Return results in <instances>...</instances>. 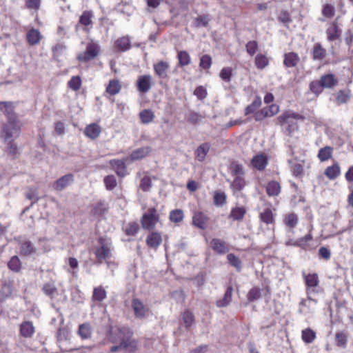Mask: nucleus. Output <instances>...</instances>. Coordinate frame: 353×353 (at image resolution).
<instances>
[{
	"label": "nucleus",
	"mask_w": 353,
	"mask_h": 353,
	"mask_svg": "<svg viewBox=\"0 0 353 353\" xmlns=\"http://www.w3.org/2000/svg\"><path fill=\"white\" fill-rule=\"evenodd\" d=\"M227 259L230 264L234 267L238 272H240L242 268V263L241 260L234 254H228Z\"/></svg>",
	"instance_id": "de8ad7c7"
},
{
	"label": "nucleus",
	"mask_w": 353,
	"mask_h": 353,
	"mask_svg": "<svg viewBox=\"0 0 353 353\" xmlns=\"http://www.w3.org/2000/svg\"><path fill=\"white\" fill-rule=\"evenodd\" d=\"M104 183L106 188L109 190L114 189L117 185L116 178L113 175H109L105 177Z\"/></svg>",
	"instance_id": "e2e57ef3"
},
{
	"label": "nucleus",
	"mask_w": 353,
	"mask_h": 353,
	"mask_svg": "<svg viewBox=\"0 0 353 353\" xmlns=\"http://www.w3.org/2000/svg\"><path fill=\"white\" fill-rule=\"evenodd\" d=\"M246 185V182L243 176H235L234 177L233 182L231 185L234 191L240 192Z\"/></svg>",
	"instance_id": "58836bf2"
},
{
	"label": "nucleus",
	"mask_w": 353,
	"mask_h": 353,
	"mask_svg": "<svg viewBox=\"0 0 353 353\" xmlns=\"http://www.w3.org/2000/svg\"><path fill=\"white\" fill-rule=\"evenodd\" d=\"M255 65L257 68L262 70L268 65V59L263 54H257L255 57Z\"/></svg>",
	"instance_id": "864d4df0"
},
{
	"label": "nucleus",
	"mask_w": 353,
	"mask_h": 353,
	"mask_svg": "<svg viewBox=\"0 0 353 353\" xmlns=\"http://www.w3.org/2000/svg\"><path fill=\"white\" fill-rule=\"evenodd\" d=\"M210 148V145L208 143H204L200 145L195 151V155L197 160L203 162Z\"/></svg>",
	"instance_id": "393cba45"
},
{
	"label": "nucleus",
	"mask_w": 353,
	"mask_h": 353,
	"mask_svg": "<svg viewBox=\"0 0 353 353\" xmlns=\"http://www.w3.org/2000/svg\"><path fill=\"white\" fill-rule=\"evenodd\" d=\"M212 58L208 54H204L200 58L199 66L205 70H208L211 67Z\"/></svg>",
	"instance_id": "052dcab7"
},
{
	"label": "nucleus",
	"mask_w": 353,
	"mask_h": 353,
	"mask_svg": "<svg viewBox=\"0 0 353 353\" xmlns=\"http://www.w3.org/2000/svg\"><path fill=\"white\" fill-rule=\"evenodd\" d=\"M117 47L121 51H125L130 48V41L128 37H123L117 40Z\"/></svg>",
	"instance_id": "c03bdc74"
},
{
	"label": "nucleus",
	"mask_w": 353,
	"mask_h": 353,
	"mask_svg": "<svg viewBox=\"0 0 353 353\" xmlns=\"http://www.w3.org/2000/svg\"><path fill=\"white\" fill-rule=\"evenodd\" d=\"M94 253L99 263H103L111 255V242L109 239L100 238Z\"/></svg>",
	"instance_id": "20e7f679"
},
{
	"label": "nucleus",
	"mask_w": 353,
	"mask_h": 353,
	"mask_svg": "<svg viewBox=\"0 0 353 353\" xmlns=\"http://www.w3.org/2000/svg\"><path fill=\"white\" fill-rule=\"evenodd\" d=\"M319 80L323 88H332L338 83L337 79L332 74L322 75Z\"/></svg>",
	"instance_id": "a211bd4d"
},
{
	"label": "nucleus",
	"mask_w": 353,
	"mask_h": 353,
	"mask_svg": "<svg viewBox=\"0 0 353 353\" xmlns=\"http://www.w3.org/2000/svg\"><path fill=\"white\" fill-rule=\"evenodd\" d=\"M182 320L185 326L188 328L191 327L194 323V316L191 312L187 310L183 313Z\"/></svg>",
	"instance_id": "6e6d98bb"
},
{
	"label": "nucleus",
	"mask_w": 353,
	"mask_h": 353,
	"mask_svg": "<svg viewBox=\"0 0 353 353\" xmlns=\"http://www.w3.org/2000/svg\"><path fill=\"white\" fill-rule=\"evenodd\" d=\"M214 203L216 206H222L226 203V195L224 192H215L214 195Z\"/></svg>",
	"instance_id": "4d7b16f0"
},
{
	"label": "nucleus",
	"mask_w": 353,
	"mask_h": 353,
	"mask_svg": "<svg viewBox=\"0 0 353 353\" xmlns=\"http://www.w3.org/2000/svg\"><path fill=\"white\" fill-rule=\"evenodd\" d=\"M251 163L254 168L263 170L268 164V159L263 154H257L252 158Z\"/></svg>",
	"instance_id": "aec40b11"
},
{
	"label": "nucleus",
	"mask_w": 353,
	"mask_h": 353,
	"mask_svg": "<svg viewBox=\"0 0 353 353\" xmlns=\"http://www.w3.org/2000/svg\"><path fill=\"white\" fill-rule=\"evenodd\" d=\"M210 246L214 252L220 254H224L229 250L226 243L219 239H213L211 241Z\"/></svg>",
	"instance_id": "4468645a"
},
{
	"label": "nucleus",
	"mask_w": 353,
	"mask_h": 353,
	"mask_svg": "<svg viewBox=\"0 0 353 353\" xmlns=\"http://www.w3.org/2000/svg\"><path fill=\"white\" fill-rule=\"evenodd\" d=\"M347 343V334L343 331L335 334V343L338 347L345 348Z\"/></svg>",
	"instance_id": "72a5a7b5"
},
{
	"label": "nucleus",
	"mask_w": 353,
	"mask_h": 353,
	"mask_svg": "<svg viewBox=\"0 0 353 353\" xmlns=\"http://www.w3.org/2000/svg\"><path fill=\"white\" fill-rule=\"evenodd\" d=\"M68 86L74 91H77L81 86V79L79 76H73L68 82Z\"/></svg>",
	"instance_id": "09e8293b"
},
{
	"label": "nucleus",
	"mask_w": 353,
	"mask_h": 353,
	"mask_svg": "<svg viewBox=\"0 0 353 353\" xmlns=\"http://www.w3.org/2000/svg\"><path fill=\"white\" fill-rule=\"evenodd\" d=\"M73 175L68 174L57 179L54 184V188L61 191L73 182Z\"/></svg>",
	"instance_id": "f3484780"
},
{
	"label": "nucleus",
	"mask_w": 353,
	"mask_h": 353,
	"mask_svg": "<svg viewBox=\"0 0 353 353\" xmlns=\"http://www.w3.org/2000/svg\"><path fill=\"white\" fill-rule=\"evenodd\" d=\"M261 296V290L258 288H253L249 291L247 298L248 300L251 302L259 299Z\"/></svg>",
	"instance_id": "5fc2aeb1"
},
{
	"label": "nucleus",
	"mask_w": 353,
	"mask_h": 353,
	"mask_svg": "<svg viewBox=\"0 0 353 353\" xmlns=\"http://www.w3.org/2000/svg\"><path fill=\"white\" fill-rule=\"evenodd\" d=\"M260 220L265 224H272L274 222V217L272 210L270 208H265L259 214Z\"/></svg>",
	"instance_id": "bb28decb"
},
{
	"label": "nucleus",
	"mask_w": 353,
	"mask_h": 353,
	"mask_svg": "<svg viewBox=\"0 0 353 353\" xmlns=\"http://www.w3.org/2000/svg\"><path fill=\"white\" fill-rule=\"evenodd\" d=\"M21 132V123L17 118H10L6 123L3 124L1 131V137L4 141L14 140Z\"/></svg>",
	"instance_id": "7ed1b4c3"
},
{
	"label": "nucleus",
	"mask_w": 353,
	"mask_h": 353,
	"mask_svg": "<svg viewBox=\"0 0 353 353\" xmlns=\"http://www.w3.org/2000/svg\"><path fill=\"white\" fill-rule=\"evenodd\" d=\"M153 84L152 77L150 74L139 76L137 81V90L141 93L148 92L151 89Z\"/></svg>",
	"instance_id": "6e6552de"
},
{
	"label": "nucleus",
	"mask_w": 353,
	"mask_h": 353,
	"mask_svg": "<svg viewBox=\"0 0 353 353\" xmlns=\"http://www.w3.org/2000/svg\"><path fill=\"white\" fill-rule=\"evenodd\" d=\"M183 217V212L180 209L174 210L170 213V220L175 223L182 221Z\"/></svg>",
	"instance_id": "49530a36"
},
{
	"label": "nucleus",
	"mask_w": 353,
	"mask_h": 353,
	"mask_svg": "<svg viewBox=\"0 0 353 353\" xmlns=\"http://www.w3.org/2000/svg\"><path fill=\"white\" fill-rule=\"evenodd\" d=\"M101 131L100 126L97 124L93 123L88 125L85 128V134L88 137L94 139L99 136Z\"/></svg>",
	"instance_id": "a878e982"
},
{
	"label": "nucleus",
	"mask_w": 353,
	"mask_h": 353,
	"mask_svg": "<svg viewBox=\"0 0 353 353\" xmlns=\"http://www.w3.org/2000/svg\"><path fill=\"white\" fill-rule=\"evenodd\" d=\"M93 17H94V15H93V12L92 11H90V10L84 11L79 17V23L77 26V28H78L79 25H81L83 26L84 31L89 32L92 28Z\"/></svg>",
	"instance_id": "1a4fd4ad"
},
{
	"label": "nucleus",
	"mask_w": 353,
	"mask_h": 353,
	"mask_svg": "<svg viewBox=\"0 0 353 353\" xmlns=\"http://www.w3.org/2000/svg\"><path fill=\"white\" fill-rule=\"evenodd\" d=\"M340 174V168L338 165H334L332 166H330L327 168L325 171V174L330 179H334L336 178Z\"/></svg>",
	"instance_id": "37998d69"
},
{
	"label": "nucleus",
	"mask_w": 353,
	"mask_h": 353,
	"mask_svg": "<svg viewBox=\"0 0 353 353\" xmlns=\"http://www.w3.org/2000/svg\"><path fill=\"white\" fill-rule=\"evenodd\" d=\"M233 288L228 286L225 292L223 298L219 299L216 302L218 307H225L230 305L232 301Z\"/></svg>",
	"instance_id": "dca6fc26"
},
{
	"label": "nucleus",
	"mask_w": 353,
	"mask_h": 353,
	"mask_svg": "<svg viewBox=\"0 0 353 353\" xmlns=\"http://www.w3.org/2000/svg\"><path fill=\"white\" fill-rule=\"evenodd\" d=\"M117 338L111 336L110 340L112 343L121 341L122 351L129 353L134 352L137 350L138 342L132 339L133 332L128 327H121L116 330Z\"/></svg>",
	"instance_id": "f257e3e1"
},
{
	"label": "nucleus",
	"mask_w": 353,
	"mask_h": 353,
	"mask_svg": "<svg viewBox=\"0 0 353 353\" xmlns=\"http://www.w3.org/2000/svg\"><path fill=\"white\" fill-rule=\"evenodd\" d=\"M208 217L201 212H196L192 217V224L200 228L205 229L207 226Z\"/></svg>",
	"instance_id": "ddd939ff"
},
{
	"label": "nucleus",
	"mask_w": 353,
	"mask_h": 353,
	"mask_svg": "<svg viewBox=\"0 0 353 353\" xmlns=\"http://www.w3.org/2000/svg\"><path fill=\"white\" fill-rule=\"evenodd\" d=\"M350 98V91L349 90H341L336 93V103L338 105L346 103Z\"/></svg>",
	"instance_id": "f704fd0d"
},
{
	"label": "nucleus",
	"mask_w": 353,
	"mask_h": 353,
	"mask_svg": "<svg viewBox=\"0 0 353 353\" xmlns=\"http://www.w3.org/2000/svg\"><path fill=\"white\" fill-rule=\"evenodd\" d=\"M301 338L305 343H311L315 339L316 334L310 328H307L302 330Z\"/></svg>",
	"instance_id": "a19ab883"
},
{
	"label": "nucleus",
	"mask_w": 353,
	"mask_h": 353,
	"mask_svg": "<svg viewBox=\"0 0 353 353\" xmlns=\"http://www.w3.org/2000/svg\"><path fill=\"white\" fill-rule=\"evenodd\" d=\"M27 41L30 46H34L39 43L42 36L38 30L30 29L26 34Z\"/></svg>",
	"instance_id": "5701e85b"
},
{
	"label": "nucleus",
	"mask_w": 353,
	"mask_h": 353,
	"mask_svg": "<svg viewBox=\"0 0 353 353\" xmlns=\"http://www.w3.org/2000/svg\"><path fill=\"white\" fill-rule=\"evenodd\" d=\"M131 306L136 318L142 319H146L149 316V308L146 307L139 299H134L132 301Z\"/></svg>",
	"instance_id": "0eeeda50"
},
{
	"label": "nucleus",
	"mask_w": 353,
	"mask_h": 353,
	"mask_svg": "<svg viewBox=\"0 0 353 353\" xmlns=\"http://www.w3.org/2000/svg\"><path fill=\"white\" fill-rule=\"evenodd\" d=\"M100 53V46L98 42L91 41L87 43L85 50L77 55V59L81 62H88L95 59Z\"/></svg>",
	"instance_id": "39448f33"
},
{
	"label": "nucleus",
	"mask_w": 353,
	"mask_h": 353,
	"mask_svg": "<svg viewBox=\"0 0 353 353\" xmlns=\"http://www.w3.org/2000/svg\"><path fill=\"white\" fill-rule=\"evenodd\" d=\"M283 221L287 226L294 228L298 223V217L294 213H290L285 216Z\"/></svg>",
	"instance_id": "a18cd8bd"
},
{
	"label": "nucleus",
	"mask_w": 353,
	"mask_h": 353,
	"mask_svg": "<svg viewBox=\"0 0 353 353\" xmlns=\"http://www.w3.org/2000/svg\"><path fill=\"white\" fill-rule=\"evenodd\" d=\"M232 74V70L231 68H223L219 74L220 78L226 81L230 82L231 81V77Z\"/></svg>",
	"instance_id": "680f3d73"
},
{
	"label": "nucleus",
	"mask_w": 353,
	"mask_h": 353,
	"mask_svg": "<svg viewBox=\"0 0 353 353\" xmlns=\"http://www.w3.org/2000/svg\"><path fill=\"white\" fill-rule=\"evenodd\" d=\"M26 196L28 199L32 201V205L39 200V194L34 188H29L26 193Z\"/></svg>",
	"instance_id": "bf43d9fd"
},
{
	"label": "nucleus",
	"mask_w": 353,
	"mask_h": 353,
	"mask_svg": "<svg viewBox=\"0 0 353 353\" xmlns=\"http://www.w3.org/2000/svg\"><path fill=\"white\" fill-rule=\"evenodd\" d=\"M125 159L116 160L113 159L110 161V164L112 168L115 170L117 174L119 176H125L127 174V169L125 164Z\"/></svg>",
	"instance_id": "f8f14e48"
},
{
	"label": "nucleus",
	"mask_w": 353,
	"mask_h": 353,
	"mask_svg": "<svg viewBox=\"0 0 353 353\" xmlns=\"http://www.w3.org/2000/svg\"><path fill=\"white\" fill-rule=\"evenodd\" d=\"M300 61V57L295 52H288L284 54L283 64L287 68L296 67Z\"/></svg>",
	"instance_id": "2eb2a0df"
},
{
	"label": "nucleus",
	"mask_w": 353,
	"mask_h": 353,
	"mask_svg": "<svg viewBox=\"0 0 353 353\" xmlns=\"http://www.w3.org/2000/svg\"><path fill=\"white\" fill-rule=\"evenodd\" d=\"M150 147H143L134 150L129 157L125 158V161H137L148 156L150 152Z\"/></svg>",
	"instance_id": "9b49d317"
},
{
	"label": "nucleus",
	"mask_w": 353,
	"mask_h": 353,
	"mask_svg": "<svg viewBox=\"0 0 353 353\" xmlns=\"http://www.w3.org/2000/svg\"><path fill=\"white\" fill-rule=\"evenodd\" d=\"M266 192L269 196H274L279 195L281 192L280 184L274 181L269 182L266 187Z\"/></svg>",
	"instance_id": "473e14b6"
},
{
	"label": "nucleus",
	"mask_w": 353,
	"mask_h": 353,
	"mask_svg": "<svg viewBox=\"0 0 353 353\" xmlns=\"http://www.w3.org/2000/svg\"><path fill=\"white\" fill-rule=\"evenodd\" d=\"M169 67L168 63L161 61L154 65V70L159 78L165 79L168 76L167 71Z\"/></svg>",
	"instance_id": "6ab92c4d"
},
{
	"label": "nucleus",
	"mask_w": 353,
	"mask_h": 353,
	"mask_svg": "<svg viewBox=\"0 0 353 353\" xmlns=\"http://www.w3.org/2000/svg\"><path fill=\"white\" fill-rule=\"evenodd\" d=\"M265 112L267 113V117H271L279 112V107L276 104H272L268 107L263 108Z\"/></svg>",
	"instance_id": "69168bd1"
},
{
	"label": "nucleus",
	"mask_w": 353,
	"mask_h": 353,
	"mask_svg": "<svg viewBox=\"0 0 353 353\" xmlns=\"http://www.w3.org/2000/svg\"><path fill=\"white\" fill-rule=\"evenodd\" d=\"M231 174L235 176H243L245 174L244 168L243 165L236 163L232 162L230 166Z\"/></svg>",
	"instance_id": "c9c22d12"
},
{
	"label": "nucleus",
	"mask_w": 353,
	"mask_h": 353,
	"mask_svg": "<svg viewBox=\"0 0 353 353\" xmlns=\"http://www.w3.org/2000/svg\"><path fill=\"white\" fill-rule=\"evenodd\" d=\"M138 230L139 225L135 222L129 223L125 228V232L127 235H134Z\"/></svg>",
	"instance_id": "0e129e2a"
},
{
	"label": "nucleus",
	"mask_w": 353,
	"mask_h": 353,
	"mask_svg": "<svg viewBox=\"0 0 353 353\" xmlns=\"http://www.w3.org/2000/svg\"><path fill=\"white\" fill-rule=\"evenodd\" d=\"M43 291L47 296L53 298L57 294V290L53 283H46L43 287Z\"/></svg>",
	"instance_id": "603ef678"
},
{
	"label": "nucleus",
	"mask_w": 353,
	"mask_h": 353,
	"mask_svg": "<svg viewBox=\"0 0 353 353\" xmlns=\"http://www.w3.org/2000/svg\"><path fill=\"white\" fill-rule=\"evenodd\" d=\"M8 268L14 271L18 272L21 269V262L17 256H12L8 263Z\"/></svg>",
	"instance_id": "13d9d810"
},
{
	"label": "nucleus",
	"mask_w": 353,
	"mask_h": 353,
	"mask_svg": "<svg viewBox=\"0 0 353 353\" xmlns=\"http://www.w3.org/2000/svg\"><path fill=\"white\" fill-rule=\"evenodd\" d=\"M327 54L326 50L317 43L314 45L312 50V58L315 61H322Z\"/></svg>",
	"instance_id": "b1692460"
},
{
	"label": "nucleus",
	"mask_w": 353,
	"mask_h": 353,
	"mask_svg": "<svg viewBox=\"0 0 353 353\" xmlns=\"http://www.w3.org/2000/svg\"><path fill=\"white\" fill-rule=\"evenodd\" d=\"M246 210L243 207H236L232 208L229 217L234 221H241L243 219Z\"/></svg>",
	"instance_id": "2f4dec72"
},
{
	"label": "nucleus",
	"mask_w": 353,
	"mask_h": 353,
	"mask_svg": "<svg viewBox=\"0 0 353 353\" xmlns=\"http://www.w3.org/2000/svg\"><path fill=\"white\" fill-rule=\"evenodd\" d=\"M152 186V181L149 176H144L141 181L140 187L143 191H148Z\"/></svg>",
	"instance_id": "338daca9"
},
{
	"label": "nucleus",
	"mask_w": 353,
	"mask_h": 353,
	"mask_svg": "<svg viewBox=\"0 0 353 353\" xmlns=\"http://www.w3.org/2000/svg\"><path fill=\"white\" fill-rule=\"evenodd\" d=\"M261 105V99L259 97H256L252 103L248 105L245 110V114L248 115L253 113Z\"/></svg>",
	"instance_id": "8fccbe9b"
},
{
	"label": "nucleus",
	"mask_w": 353,
	"mask_h": 353,
	"mask_svg": "<svg viewBox=\"0 0 353 353\" xmlns=\"http://www.w3.org/2000/svg\"><path fill=\"white\" fill-rule=\"evenodd\" d=\"M121 89V84L117 79H112L109 81L108 85L106 87V92L111 95H115L118 94Z\"/></svg>",
	"instance_id": "7c9ffc66"
},
{
	"label": "nucleus",
	"mask_w": 353,
	"mask_h": 353,
	"mask_svg": "<svg viewBox=\"0 0 353 353\" xmlns=\"http://www.w3.org/2000/svg\"><path fill=\"white\" fill-rule=\"evenodd\" d=\"M141 225L144 229L150 230L159 223V215L154 208H150L141 217Z\"/></svg>",
	"instance_id": "423d86ee"
},
{
	"label": "nucleus",
	"mask_w": 353,
	"mask_h": 353,
	"mask_svg": "<svg viewBox=\"0 0 353 353\" xmlns=\"http://www.w3.org/2000/svg\"><path fill=\"white\" fill-rule=\"evenodd\" d=\"M0 110L7 117L8 121L10 118H17L14 114V106L11 102H0Z\"/></svg>",
	"instance_id": "cd10ccee"
},
{
	"label": "nucleus",
	"mask_w": 353,
	"mask_h": 353,
	"mask_svg": "<svg viewBox=\"0 0 353 353\" xmlns=\"http://www.w3.org/2000/svg\"><path fill=\"white\" fill-rule=\"evenodd\" d=\"M310 90L311 92L318 96L323 90L320 80L313 81L309 85Z\"/></svg>",
	"instance_id": "3c124183"
},
{
	"label": "nucleus",
	"mask_w": 353,
	"mask_h": 353,
	"mask_svg": "<svg viewBox=\"0 0 353 353\" xmlns=\"http://www.w3.org/2000/svg\"><path fill=\"white\" fill-rule=\"evenodd\" d=\"M177 58L179 59V65L181 67L188 65L191 62L190 54L185 50L179 51L177 53Z\"/></svg>",
	"instance_id": "4c0bfd02"
},
{
	"label": "nucleus",
	"mask_w": 353,
	"mask_h": 353,
	"mask_svg": "<svg viewBox=\"0 0 353 353\" xmlns=\"http://www.w3.org/2000/svg\"><path fill=\"white\" fill-rule=\"evenodd\" d=\"M161 242V236L158 232H152L147 236V245L151 248L156 249L157 248L159 247Z\"/></svg>",
	"instance_id": "4be33fe9"
},
{
	"label": "nucleus",
	"mask_w": 353,
	"mask_h": 353,
	"mask_svg": "<svg viewBox=\"0 0 353 353\" xmlns=\"http://www.w3.org/2000/svg\"><path fill=\"white\" fill-rule=\"evenodd\" d=\"M327 39L330 41H335L339 38L341 34V30L339 28L336 21L329 23L326 30Z\"/></svg>",
	"instance_id": "9d476101"
},
{
	"label": "nucleus",
	"mask_w": 353,
	"mask_h": 353,
	"mask_svg": "<svg viewBox=\"0 0 353 353\" xmlns=\"http://www.w3.org/2000/svg\"><path fill=\"white\" fill-rule=\"evenodd\" d=\"M333 148L330 146L324 147L319 150L318 153V158L321 161H325L332 157Z\"/></svg>",
	"instance_id": "ea45409f"
},
{
	"label": "nucleus",
	"mask_w": 353,
	"mask_h": 353,
	"mask_svg": "<svg viewBox=\"0 0 353 353\" xmlns=\"http://www.w3.org/2000/svg\"><path fill=\"white\" fill-rule=\"evenodd\" d=\"M305 281L307 285V299L302 300L301 305H307V302H314V304H317L316 295L319 293L317 289L319 283L318 275L316 274H309L305 276Z\"/></svg>",
	"instance_id": "f03ea898"
},
{
	"label": "nucleus",
	"mask_w": 353,
	"mask_h": 353,
	"mask_svg": "<svg viewBox=\"0 0 353 353\" xmlns=\"http://www.w3.org/2000/svg\"><path fill=\"white\" fill-rule=\"evenodd\" d=\"M106 298V292L101 287H97L94 289L92 294V300L97 301H102Z\"/></svg>",
	"instance_id": "79ce46f5"
},
{
	"label": "nucleus",
	"mask_w": 353,
	"mask_h": 353,
	"mask_svg": "<svg viewBox=\"0 0 353 353\" xmlns=\"http://www.w3.org/2000/svg\"><path fill=\"white\" fill-rule=\"evenodd\" d=\"M77 333L81 339H90L92 334V327L88 323L80 324Z\"/></svg>",
	"instance_id": "412c9836"
},
{
	"label": "nucleus",
	"mask_w": 353,
	"mask_h": 353,
	"mask_svg": "<svg viewBox=\"0 0 353 353\" xmlns=\"http://www.w3.org/2000/svg\"><path fill=\"white\" fill-rule=\"evenodd\" d=\"M139 117L143 123L148 124L153 121L154 114L151 110L145 109L139 113Z\"/></svg>",
	"instance_id": "e433bc0d"
},
{
	"label": "nucleus",
	"mask_w": 353,
	"mask_h": 353,
	"mask_svg": "<svg viewBox=\"0 0 353 353\" xmlns=\"http://www.w3.org/2000/svg\"><path fill=\"white\" fill-rule=\"evenodd\" d=\"M21 334L26 337H32L34 333V327L32 323L30 321L23 322L20 327Z\"/></svg>",
	"instance_id": "c85d7f7f"
},
{
	"label": "nucleus",
	"mask_w": 353,
	"mask_h": 353,
	"mask_svg": "<svg viewBox=\"0 0 353 353\" xmlns=\"http://www.w3.org/2000/svg\"><path fill=\"white\" fill-rule=\"evenodd\" d=\"M36 248L29 241H24L21 243L20 253L24 256H30L35 253Z\"/></svg>",
	"instance_id": "c756f323"
},
{
	"label": "nucleus",
	"mask_w": 353,
	"mask_h": 353,
	"mask_svg": "<svg viewBox=\"0 0 353 353\" xmlns=\"http://www.w3.org/2000/svg\"><path fill=\"white\" fill-rule=\"evenodd\" d=\"M194 94L200 100L205 98L207 90L203 86H198L194 92Z\"/></svg>",
	"instance_id": "774afa93"
}]
</instances>
